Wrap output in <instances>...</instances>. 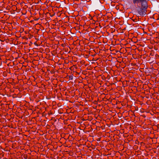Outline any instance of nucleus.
Here are the masks:
<instances>
[{"instance_id": "7ed1b4c3", "label": "nucleus", "mask_w": 159, "mask_h": 159, "mask_svg": "<svg viewBox=\"0 0 159 159\" xmlns=\"http://www.w3.org/2000/svg\"><path fill=\"white\" fill-rule=\"evenodd\" d=\"M138 19L137 18H136V20H137V19H143V18H141V17H142L143 18V16H142L141 17V16H138Z\"/></svg>"}, {"instance_id": "9b49d317", "label": "nucleus", "mask_w": 159, "mask_h": 159, "mask_svg": "<svg viewBox=\"0 0 159 159\" xmlns=\"http://www.w3.org/2000/svg\"><path fill=\"white\" fill-rule=\"evenodd\" d=\"M61 21V20H59V22H60V21ZM59 24H60V22H59Z\"/></svg>"}, {"instance_id": "f257e3e1", "label": "nucleus", "mask_w": 159, "mask_h": 159, "mask_svg": "<svg viewBox=\"0 0 159 159\" xmlns=\"http://www.w3.org/2000/svg\"><path fill=\"white\" fill-rule=\"evenodd\" d=\"M133 1L134 4L141 2L142 7H144L145 8L146 7L147 5H148L146 0H133Z\"/></svg>"}, {"instance_id": "0eeeda50", "label": "nucleus", "mask_w": 159, "mask_h": 159, "mask_svg": "<svg viewBox=\"0 0 159 159\" xmlns=\"http://www.w3.org/2000/svg\"><path fill=\"white\" fill-rule=\"evenodd\" d=\"M57 21V22H55V23H56V24H57V22H58V20H56Z\"/></svg>"}, {"instance_id": "9d476101", "label": "nucleus", "mask_w": 159, "mask_h": 159, "mask_svg": "<svg viewBox=\"0 0 159 159\" xmlns=\"http://www.w3.org/2000/svg\"><path fill=\"white\" fill-rule=\"evenodd\" d=\"M133 21H134V22L135 23L136 22V21H135V20H134Z\"/></svg>"}, {"instance_id": "6e6552de", "label": "nucleus", "mask_w": 159, "mask_h": 159, "mask_svg": "<svg viewBox=\"0 0 159 159\" xmlns=\"http://www.w3.org/2000/svg\"><path fill=\"white\" fill-rule=\"evenodd\" d=\"M30 22L31 23H32L33 22V20H30Z\"/></svg>"}, {"instance_id": "20e7f679", "label": "nucleus", "mask_w": 159, "mask_h": 159, "mask_svg": "<svg viewBox=\"0 0 159 159\" xmlns=\"http://www.w3.org/2000/svg\"><path fill=\"white\" fill-rule=\"evenodd\" d=\"M64 23L65 25L68 26L69 25V24L67 22H64Z\"/></svg>"}, {"instance_id": "f03ea898", "label": "nucleus", "mask_w": 159, "mask_h": 159, "mask_svg": "<svg viewBox=\"0 0 159 159\" xmlns=\"http://www.w3.org/2000/svg\"><path fill=\"white\" fill-rule=\"evenodd\" d=\"M147 7L148 5H147V7L145 8L144 7H142V6H141V8H140L138 10L139 14L141 16L145 15V14L146 9H147Z\"/></svg>"}, {"instance_id": "f8f14e48", "label": "nucleus", "mask_w": 159, "mask_h": 159, "mask_svg": "<svg viewBox=\"0 0 159 159\" xmlns=\"http://www.w3.org/2000/svg\"><path fill=\"white\" fill-rule=\"evenodd\" d=\"M155 16H154V17H155ZM154 19H155L154 17Z\"/></svg>"}, {"instance_id": "39448f33", "label": "nucleus", "mask_w": 159, "mask_h": 159, "mask_svg": "<svg viewBox=\"0 0 159 159\" xmlns=\"http://www.w3.org/2000/svg\"><path fill=\"white\" fill-rule=\"evenodd\" d=\"M69 78H70V80H72L73 79V76L72 75H70L69 76Z\"/></svg>"}, {"instance_id": "1a4fd4ad", "label": "nucleus", "mask_w": 159, "mask_h": 159, "mask_svg": "<svg viewBox=\"0 0 159 159\" xmlns=\"http://www.w3.org/2000/svg\"><path fill=\"white\" fill-rule=\"evenodd\" d=\"M156 20H159V18H157L156 19Z\"/></svg>"}, {"instance_id": "423d86ee", "label": "nucleus", "mask_w": 159, "mask_h": 159, "mask_svg": "<svg viewBox=\"0 0 159 159\" xmlns=\"http://www.w3.org/2000/svg\"><path fill=\"white\" fill-rule=\"evenodd\" d=\"M2 23H4L5 20H2Z\"/></svg>"}]
</instances>
